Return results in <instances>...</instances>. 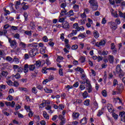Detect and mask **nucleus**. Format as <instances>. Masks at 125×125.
<instances>
[{
    "instance_id": "1",
    "label": "nucleus",
    "mask_w": 125,
    "mask_h": 125,
    "mask_svg": "<svg viewBox=\"0 0 125 125\" xmlns=\"http://www.w3.org/2000/svg\"><path fill=\"white\" fill-rule=\"evenodd\" d=\"M115 23L113 21H109L108 22L109 25H110V27L111 29H113V30H116L117 29V25H120L121 24V20L120 19H116L115 20Z\"/></svg>"
},
{
    "instance_id": "2",
    "label": "nucleus",
    "mask_w": 125,
    "mask_h": 125,
    "mask_svg": "<svg viewBox=\"0 0 125 125\" xmlns=\"http://www.w3.org/2000/svg\"><path fill=\"white\" fill-rule=\"evenodd\" d=\"M84 81L85 83H86V89L88 90V92H89V93H90V92L92 91V87L91 86V84H90V81H89V80H88V79H86Z\"/></svg>"
},
{
    "instance_id": "3",
    "label": "nucleus",
    "mask_w": 125,
    "mask_h": 125,
    "mask_svg": "<svg viewBox=\"0 0 125 125\" xmlns=\"http://www.w3.org/2000/svg\"><path fill=\"white\" fill-rule=\"evenodd\" d=\"M89 3L91 6H93V10H97L98 9V5L97 4V2H96L95 0H89Z\"/></svg>"
},
{
    "instance_id": "4",
    "label": "nucleus",
    "mask_w": 125,
    "mask_h": 125,
    "mask_svg": "<svg viewBox=\"0 0 125 125\" xmlns=\"http://www.w3.org/2000/svg\"><path fill=\"white\" fill-rule=\"evenodd\" d=\"M8 42L10 43V45L12 48L15 49L17 47V42L15 40H12L11 38H8Z\"/></svg>"
},
{
    "instance_id": "5",
    "label": "nucleus",
    "mask_w": 125,
    "mask_h": 125,
    "mask_svg": "<svg viewBox=\"0 0 125 125\" xmlns=\"http://www.w3.org/2000/svg\"><path fill=\"white\" fill-rule=\"evenodd\" d=\"M13 69L15 72H17L18 73H22L23 72V67L19 66L18 65H13Z\"/></svg>"
},
{
    "instance_id": "6",
    "label": "nucleus",
    "mask_w": 125,
    "mask_h": 125,
    "mask_svg": "<svg viewBox=\"0 0 125 125\" xmlns=\"http://www.w3.org/2000/svg\"><path fill=\"white\" fill-rule=\"evenodd\" d=\"M66 5V3H62L61 4V7L63 8V9L62 10L60 17H62V16H64V14H66V13L67 12V10H66V9H65Z\"/></svg>"
},
{
    "instance_id": "7",
    "label": "nucleus",
    "mask_w": 125,
    "mask_h": 125,
    "mask_svg": "<svg viewBox=\"0 0 125 125\" xmlns=\"http://www.w3.org/2000/svg\"><path fill=\"white\" fill-rule=\"evenodd\" d=\"M37 52H38V49H32L29 52V55L31 57H34V56H36Z\"/></svg>"
},
{
    "instance_id": "8",
    "label": "nucleus",
    "mask_w": 125,
    "mask_h": 125,
    "mask_svg": "<svg viewBox=\"0 0 125 125\" xmlns=\"http://www.w3.org/2000/svg\"><path fill=\"white\" fill-rule=\"evenodd\" d=\"M62 28L65 29L66 30L69 29L70 28V25L68 23L67 21H64L62 23Z\"/></svg>"
},
{
    "instance_id": "9",
    "label": "nucleus",
    "mask_w": 125,
    "mask_h": 125,
    "mask_svg": "<svg viewBox=\"0 0 125 125\" xmlns=\"http://www.w3.org/2000/svg\"><path fill=\"white\" fill-rule=\"evenodd\" d=\"M105 43H106L105 40H101V42H97L96 43V46H97V47H100V46L104 45Z\"/></svg>"
},
{
    "instance_id": "10",
    "label": "nucleus",
    "mask_w": 125,
    "mask_h": 125,
    "mask_svg": "<svg viewBox=\"0 0 125 125\" xmlns=\"http://www.w3.org/2000/svg\"><path fill=\"white\" fill-rule=\"evenodd\" d=\"M107 108L109 113H113V111H114V108L113 107V105H112L111 104H107Z\"/></svg>"
},
{
    "instance_id": "11",
    "label": "nucleus",
    "mask_w": 125,
    "mask_h": 125,
    "mask_svg": "<svg viewBox=\"0 0 125 125\" xmlns=\"http://www.w3.org/2000/svg\"><path fill=\"white\" fill-rule=\"evenodd\" d=\"M119 116L121 118V121L125 123V112L124 111L120 112Z\"/></svg>"
},
{
    "instance_id": "12",
    "label": "nucleus",
    "mask_w": 125,
    "mask_h": 125,
    "mask_svg": "<svg viewBox=\"0 0 125 125\" xmlns=\"http://www.w3.org/2000/svg\"><path fill=\"white\" fill-rule=\"evenodd\" d=\"M5 104L6 105V106H11L12 108H14V106H15V102L14 101H12V103L10 102H5Z\"/></svg>"
},
{
    "instance_id": "13",
    "label": "nucleus",
    "mask_w": 125,
    "mask_h": 125,
    "mask_svg": "<svg viewBox=\"0 0 125 125\" xmlns=\"http://www.w3.org/2000/svg\"><path fill=\"white\" fill-rule=\"evenodd\" d=\"M23 72L25 74H27L29 72V64L27 63L25 64L23 66Z\"/></svg>"
},
{
    "instance_id": "14",
    "label": "nucleus",
    "mask_w": 125,
    "mask_h": 125,
    "mask_svg": "<svg viewBox=\"0 0 125 125\" xmlns=\"http://www.w3.org/2000/svg\"><path fill=\"white\" fill-rule=\"evenodd\" d=\"M110 11H111V15H112V16H113V17H115V18H118V17H119V15L118 14V12L115 11L114 12V9H111Z\"/></svg>"
},
{
    "instance_id": "15",
    "label": "nucleus",
    "mask_w": 125,
    "mask_h": 125,
    "mask_svg": "<svg viewBox=\"0 0 125 125\" xmlns=\"http://www.w3.org/2000/svg\"><path fill=\"white\" fill-rule=\"evenodd\" d=\"M116 3H120L121 6H125V1L124 0H115Z\"/></svg>"
},
{
    "instance_id": "16",
    "label": "nucleus",
    "mask_w": 125,
    "mask_h": 125,
    "mask_svg": "<svg viewBox=\"0 0 125 125\" xmlns=\"http://www.w3.org/2000/svg\"><path fill=\"white\" fill-rule=\"evenodd\" d=\"M64 15H67L68 16V17H71V16H73L74 15V11L70 10L67 13H65V14H64Z\"/></svg>"
},
{
    "instance_id": "17",
    "label": "nucleus",
    "mask_w": 125,
    "mask_h": 125,
    "mask_svg": "<svg viewBox=\"0 0 125 125\" xmlns=\"http://www.w3.org/2000/svg\"><path fill=\"white\" fill-rule=\"evenodd\" d=\"M21 4L22 5H23V6H22V9L23 10H27V9H28V8H29V7H30V5H26V4H27V3H25V2H22V3H21Z\"/></svg>"
},
{
    "instance_id": "18",
    "label": "nucleus",
    "mask_w": 125,
    "mask_h": 125,
    "mask_svg": "<svg viewBox=\"0 0 125 125\" xmlns=\"http://www.w3.org/2000/svg\"><path fill=\"white\" fill-rule=\"evenodd\" d=\"M43 117L44 119H46V120H49V115L45 111H43Z\"/></svg>"
},
{
    "instance_id": "19",
    "label": "nucleus",
    "mask_w": 125,
    "mask_h": 125,
    "mask_svg": "<svg viewBox=\"0 0 125 125\" xmlns=\"http://www.w3.org/2000/svg\"><path fill=\"white\" fill-rule=\"evenodd\" d=\"M29 46L34 48L33 49H38L37 48L39 45H38V43H34L33 44H29Z\"/></svg>"
},
{
    "instance_id": "20",
    "label": "nucleus",
    "mask_w": 125,
    "mask_h": 125,
    "mask_svg": "<svg viewBox=\"0 0 125 125\" xmlns=\"http://www.w3.org/2000/svg\"><path fill=\"white\" fill-rule=\"evenodd\" d=\"M87 122V119H86V117H84L83 118V119L81 120L80 123L81 125H85V124H86Z\"/></svg>"
},
{
    "instance_id": "21",
    "label": "nucleus",
    "mask_w": 125,
    "mask_h": 125,
    "mask_svg": "<svg viewBox=\"0 0 125 125\" xmlns=\"http://www.w3.org/2000/svg\"><path fill=\"white\" fill-rule=\"evenodd\" d=\"M93 36L95 39H98V37H99V33L98 31L96 30H94L93 32Z\"/></svg>"
},
{
    "instance_id": "22",
    "label": "nucleus",
    "mask_w": 125,
    "mask_h": 125,
    "mask_svg": "<svg viewBox=\"0 0 125 125\" xmlns=\"http://www.w3.org/2000/svg\"><path fill=\"white\" fill-rule=\"evenodd\" d=\"M121 71H122V68H121V65L118 64L116 66V72L117 74H118V73H120V72H121Z\"/></svg>"
},
{
    "instance_id": "23",
    "label": "nucleus",
    "mask_w": 125,
    "mask_h": 125,
    "mask_svg": "<svg viewBox=\"0 0 125 125\" xmlns=\"http://www.w3.org/2000/svg\"><path fill=\"white\" fill-rule=\"evenodd\" d=\"M80 116V114L78 112H74L72 114L73 118L74 120H76V119H78V117Z\"/></svg>"
},
{
    "instance_id": "24",
    "label": "nucleus",
    "mask_w": 125,
    "mask_h": 125,
    "mask_svg": "<svg viewBox=\"0 0 125 125\" xmlns=\"http://www.w3.org/2000/svg\"><path fill=\"white\" fill-rule=\"evenodd\" d=\"M30 71H34L36 69V65L35 64H30L28 65Z\"/></svg>"
},
{
    "instance_id": "25",
    "label": "nucleus",
    "mask_w": 125,
    "mask_h": 125,
    "mask_svg": "<svg viewBox=\"0 0 125 125\" xmlns=\"http://www.w3.org/2000/svg\"><path fill=\"white\" fill-rule=\"evenodd\" d=\"M119 15L121 18H123V19H125V13H123V12L121 11H118Z\"/></svg>"
},
{
    "instance_id": "26",
    "label": "nucleus",
    "mask_w": 125,
    "mask_h": 125,
    "mask_svg": "<svg viewBox=\"0 0 125 125\" xmlns=\"http://www.w3.org/2000/svg\"><path fill=\"white\" fill-rule=\"evenodd\" d=\"M34 65L36 68H39V67H41V65H42V62H41L40 61H36Z\"/></svg>"
},
{
    "instance_id": "27",
    "label": "nucleus",
    "mask_w": 125,
    "mask_h": 125,
    "mask_svg": "<svg viewBox=\"0 0 125 125\" xmlns=\"http://www.w3.org/2000/svg\"><path fill=\"white\" fill-rule=\"evenodd\" d=\"M15 8L16 9H19V5L21 4L20 0H18L15 2Z\"/></svg>"
},
{
    "instance_id": "28",
    "label": "nucleus",
    "mask_w": 125,
    "mask_h": 125,
    "mask_svg": "<svg viewBox=\"0 0 125 125\" xmlns=\"http://www.w3.org/2000/svg\"><path fill=\"white\" fill-rule=\"evenodd\" d=\"M75 71H78V72H80L81 74H83V73H84L83 69L81 67H78L77 68H75Z\"/></svg>"
},
{
    "instance_id": "29",
    "label": "nucleus",
    "mask_w": 125,
    "mask_h": 125,
    "mask_svg": "<svg viewBox=\"0 0 125 125\" xmlns=\"http://www.w3.org/2000/svg\"><path fill=\"white\" fill-rule=\"evenodd\" d=\"M114 57L112 55L108 56V61H109L110 63H113L114 62Z\"/></svg>"
},
{
    "instance_id": "30",
    "label": "nucleus",
    "mask_w": 125,
    "mask_h": 125,
    "mask_svg": "<svg viewBox=\"0 0 125 125\" xmlns=\"http://www.w3.org/2000/svg\"><path fill=\"white\" fill-rule=\"evenodd\" d=\"M119 75V78H123L125 76V72L122 70L117 73Z\"/></svg>"
},
{
    "instance_id": "31",
    "label": "nucleus",
    "mask_w": 125,
    "mask_h": 125,
    "mask_svg": "<svg viewBox=\"0 0 125 125\" xmlns=\"http://www.w3.org/2000/svg\"><path fill=\"white\" fill-rule=\"evenodd\" d=\"M79 23H74V24H73V28H74V29H76V30H77V31H78V32H79V30H80L79 29Z\"/></svg>"
},
{
    "instance_id": "32",
    "label": "nucleus",
    "mask_w": 125,
    "mask_h": 125,
    "mask_svg": "<svg viewBox=\"0 0 125 125\" xmlns=\"http://www.w3.org/2000/svg\"><path fill=\"white\" fill-rule=\"evenodd\" d=\"M73 9H74L75 11H79V10H80V6L79 5L75 4L73 5Z\"/></svg>"
},
{
    "instance_id": "33",
    "label": "nucleus",
    "mask_w": 125,
    "mask_h": 125,
    "mask_svg": "<svg viewBox=\"0 0 125 125\" xmlns=\"http://www.w3.org/2000/svg\"><path fill=\"white\" fill-rule=\"evenodd\" d=\"M44 90L46 93H51L52 92V90L51 89L45 88Z\"/></svg>"
},
{
    "instance_id": "34",
    "label": "nucleus",
    "mask_w": 125,
    "mask_h": 125,
    "mask_svg": "<svg viewBox=\"0 0 125 125\" xmlns=\"http://www.w3.org/2000/svg\"><path fill=\"white\" fill-rule=\"evenodd\" d=\"M59 74L61 77H63V76H64V74H63V69L60 68L59 69Z\"/></svg>"
},
{
    "instance_id": "35",
    "label": "nucleus",
    "mask_w": 125,
    "mask_h": 125,
    "mask_svg": "<svg viewBox=\"0 0 125 125\" xmlns=\"http://www.w3.org/2000/svg\"><path fill=\"white\" fill-rule=\"evenodd\" d=\"M90 102V100H86L84 102V105H85V106H89Z\"/></svg>"
},
{
    "instance_id": "36",
    "label": "nucleus",
    "mask_w": 125,
    "mask_h": 125,
    "mask_svg": "<svg viewBox=\"0 0 125 125\" xmlns=\"http://www.w3.org/2000/svg\"><path fill=\"white\" fill-rule=\"evenodd\" d=\"M24 34H25V35H27V36L31 37V36H32V31L26 30L24 31Z\"/></svg>"
},
{
    "instance_id": "37",
    "label": "nucleus",
    "mask_w": 125,
    "mask_h": 125,
    "mask_svg": "<svg viewBox=\"0 0 125 125\" xmlns=\"http://www.w3.org/2000/svg\"><path fill=\"white\" fill-rule=\"evenodd\" d=\"M14 38L15 39H17V40H19V41H21V39H20V35L18 33H16L14 35Z\"/></svg>"
},
{
    "instance_id": "38",
    "label": "nucleus",
    "mask_w": 125,
    "mask_h": 125,
    "mask_svg": "<svg viewBox=\"0 0 125 125\" xmlns=\"http://www.w3.org/2000/svg\"><path fill=\"white\" fill-rule=\"evenodd\" d=\"M82 96H83V98H86L88 96V94L86 91H85L83 94Z\"/></svg>"
},
{
    "instance_id": "39",
    "label": "nucleus",
    "mask_w": 125,
    "mask_h": 125,
    "mask_svg": "<svg viewBox=\"0 0 125 125\" xmlns=\"http://www.w3.org/2000/svg\"><path fill=\"white\" fill-rule=\"evenodd\" d=\"M47 70H48V68L43 67L42 69V73H43V74H46L47 73V71H46Z\"/></svg>"
},
{
    "instance_id": "40",
    "label": "nucleus",
    "mask_w": 125,
    "mask_h": 125,
    "mask_svg": "<svg viewBox=\"0 0 125 125\" xmlns=\"http://www.w3.org/2000/svg\"><path fill=\"white\" fill-rule=\"evenodd\" d=\"M46 49V47H44V48H42L40 50V53L41 54H44V53H45V49Z\"/></svg>"
},
{
    "instance_id": "41",
    "label": "nucleus",
    "mask_w": 125,
    "mask_h": 125,
    "mask_svg": "<svg viewBox=\"0 0 125 125\" xmlns=\"http://www.w3.org/2000/svg\"><path fill=\"white\" fill-rule=\"evenodd\" d=\"M79 48V46L77 44H74L72 45L71 49H73V50H77Z\"/></svg>"
},
{
    "instance_id": "42",
    "label": "nucleus",
    "mask_w": 125,
    "mask_h": 125,
    "mask_svg": "<svg viewBox=\"0 0 125 125\" xmlns=\"http://www.w3.org/2000/svg\"><path fill=\"white\" fill-rule=\"evenodd\" d=\"M1 75L3 76V77H6L8 75V72L7 71H3L1 72Z\"/></svg>"
},
{
    "instance_id": "43",
    "label": "nucleus",
    "mask_w": 125,
    "mask_h": 125,
    "mask_svg": "<svg viewBox=\"0 0 125 125\" xmlns=\"http://www.w3.org/2000/svg\"><path fill=\"white\" fill-rule=\"evenodd\" d=\"M3 10L5 12V15H7V14H10V12L8 10H6V8H3Z\"/></svg>"
},
{
    "instance_id": "44",
    "label": "nucleus",
    "mask_w": 125,
    "mask_h": 125,
    "mask_svg": "<svg viewBox=\"0 0 125 125\" xmlns=\"http://www.w3.org/2000/svg\"><path fill=\"white\" fill-rule=\"evenodd\" d=\"M30 26L31 27L32 30H33V29H35V27H36V24L34 22H31L30 23Z\"/></svg>"
},
{
    "instance_id": "45",
    "label": "nucleus",
    "mask_w": 125,
    "mask_h": 125,
    "mask_svg": "<svg viewBox=\"0 0 125 125\" xmlns=\"http://www.w3.org/2000/svg\"><path fill=\"white\" fill-rule=\"evenodd\" d=\"M20 46H21V47H22V48H25V47H26V44L23 42H20Z\"/></svg>"
},
{
    "instance_id": "46",
    "label": "nucleus",
    "mask_w": 125,
    "mask_h": 125,
    "mask_svg": "<svg viewBox=\"0 0 125 125\" xmlns=\"http://www.w3.org/2000/svg\"><path fill=\"white\" fill-rule=\"evenodd\" d=\"M80 61L81 63H84V62H85V58L83 56H82L80 58Z\"/></svg>"
},
{
    "instance_id": "47",
    "label": "nucleus",
    "mask_w": 125,
    "mask_h": 125,
    "mask_svg": "<svg viewBox=\"0 0 125 125\" xmlns=\"http://www.w3.org/2000/svg\"><path fill=\"white\" fill-rule=\"evenodd\" d=\"M42 41L43 42H48V38H47V36H44L42 38Z\"/></svg>"
},
{
    "instance_id": "48",
    "label": "nucleus",
    "mask_w": 125,
    "mask_h": 125,
    "mask_svg": "<svg viewBox=\"0 0 125 125\" xmlns=\"http://www.w3.org/2000/svg\"><path fill=\"white\" fill-rule=\"evenodd\" d=\"M102 94L104 97H106V96H107V92H106V90H104L102 92Z\"/></svg>"
},
{
    "instance_id": "49",
    "label": "nucleus",
    "mask_w": 125,
    "mask_h": 125,
    "mask_svg": "<svg viewBox=\"0 0 125 125\" xmlns=\"http://www.w3.org/2000/svg\"><path fill=\"white\" fill-rule=\"evenodd\" d=\"M8 85H13V82L11 80H8L6 82Z\"/></svg>"
},
{
    "instance_id": "50",
    "label": "nucleus",
    "mask_w": 125,
    "mask_h": 125,
    "mask_svg": "<svg viewBox=\"0 0 125 125\" xmlns=\"http://www.w3.org/2000/svg\"><path fill=\"white\" fill-rule=\"evenodd\" d=\"M19 109H21V106L19 104H16V108H15V111H18Z\"/></svg>"
},
{
    "instance_id": "51",
    "label": "nucleus",
    "mask_w": 125,
    "mask_h": 125,
    "mask_svg": "<svg viewBox=\"0 0 125 125\" xmlns=\"http://www.w3.org/2000/svg\"><path fill=\"white\" fill-rule=\"evenodd\" d=\"M7 99L8 100V101H12V100H13V97H12L11 95H9Z\"/></svg>"
},
{
    "instance_id": "52",
    "label": "nucleus",
    "mask_w": 125,
    "mask_h": 125,
    "mask_svg": "<svg viewBox=\"0 0 125 125\" xmlns=\"http://www.w3.org/2000/svg\"><path fill=\"white\" fill-rule=\"evenodd\" d=\"M112 117H113L114 119H115V120H117L118 118L119 117V116L117 114H116V113H112Z\"/></svg>"
},
{
    "instance_id": "53",
    "label": "nucleus",
    "mask_w": 125,
    "mask_h": 125,
    "mask_svg": "<svg viewBox=\"0 0 125 125\" xmlns=\"http://www.w3.org/2000/svg\"><path fill=\"white\" fill-rule=\"evenodd\" d=\"M53 80H54V76L50 75L48 78V80L49 82H51V81H53Z\"/></svg>"
},
{
    "instance_id": "54",
    "label": "nucleus",
    "mask_w": 125,
    "mask_h": 125,
    "mask_svg": "<svg viewBox=\"0 0 125 125\" xmlns=\"http://www.w3.org/2000/svg\"><path fill=\"white\" fill-rule=\"evenodd\" d=\"M65 18H62L60 17V19L59 20V22H60L61 23H63L65 21Z\"/></svg>"
},
{
    "instance_id": "55",
    "label": "nucleus",
    "mask_w": 125,
    "mask_h": 125,
    "mask_svg": "<svg viewBox=\"0 0 125 125\" xmlns=\"http://www.w3.org/2000/svg\"><path fill=\"white\" fill-rule=\"evenodd\" d=\"M14 62H16V64H18V63H19V59L17 58H14V60H13Z\"/></svg>"
},
{
    "instance_id": "56",
    "label": "nucleus",
    "mask_w": 125,
    "mask_h": 125,
    "mask_svg": "<svg viewBox=\"0 0 125 125\" xmlns=\"http://www.w3.org/2000/svg\"><path fill=\"white\" fill-rule=\"evenodd\" d=\"M24 108L25 110L27 111V112H29L31 110V109L30 108V106L28 105H25Z\"/></svg>"
},
{
    "instance_id": "57",
    "label": "nucleus",
    "mask_w": 125,
    "mask_h": 125,
    "mask_svg": "<svg viewBox=\"0 0 125 125\" xmlns=\"http://www.w3.org/2000/svg\"><path fill=\"white\" fill-rule=\"evenodd\" d=\"M19 90L23 91H28V89L26 88H23V87H19Z\"/></svg>"
},
{
    "instance_id": "58",
    "label": "nucleus",
    "mask_w": 125,
    "mask_h": 125,
    "mask_svg": "<svg viewBox=\"0 0 125 125\" xmlns=\"http://www.w3.org/2000/svg\"><path fill=\"white\" fill-rule=\"evenodd\" d=\"M31 90L33 93H37L38 92V90L35 87H33Z\"/></svg>"
},
{
    "instance_id": "59",
    "label": "nucleus",
    "mask_w": 125,
    "mask_h": 125,
    "mask_svg": "<svg viewBox=\"0 0 125 125\" xmlns=\"http://www.w3.org/2000/svg\"><path fill=\"white\" fill-rule=\"evenodd\" d=\"M81 79H82V80H86L85 75L83 73H81Z\"/></svg>"
},
{
    "instance_id": "60",
    "label": "nucleus",
    "mask_w": 125,
    "mask_h": 125,
    "mask_svg": "<svg viewBox=\"0 0 125 125\" xmlns=\"http://www.w3.org/2000/svg\"><path fill=\"white\" fill-rule=\"evenodd\" d=\"M15 77L16 78V79H18L21 78V76L19 73H17L15 75Z\"/></svg>"
},
{
    "instance_id": "61",
    "label": "nucleus",
    "mask_w": 125,
    "mask_h": 125,
    "mask_svg": "<svg viewBox=\"0 0 125 125\" xmlns=\"http://www.w3.org/2000/svg\"><path fill=\"white\" fill-rule=\"evenodd\" d=\"M11 29L13 31H16V30H18V26H12Z\"/></svg>"
},
{
    "instance_id": "62",
    "label": "nucleus",
    "mask_w": 125,
    "mask_h": 125,
    "mask_svg": "<svg viewBox=\"0 0 125 125\" xmlns=\"http://www.w3.org/2000/svg\"><path fill=\"white\" fill-rule=\"evenodd\" d=\"M6 60L7 61H12V58L10 57V56L6 57Z\"/></svg>"
},
{
    "instance_id": "63",
    "label": "nucleus",
    "mask_w": 125,
    "mask_h": 125,
    "mask_svg": "<svg viewBox=\"0 0 125 125\" xmlns=\"http://www.w3.org/2000/svg\"><path fill=\"white\" fill-rule=\"evenodd\" d=\"M122 91H123V90H122V89H120L119 88H117V94H120V93H122Z\"/></svg>"
},
{
    "instance_id": "64",
    "label": "nucleus",
    "mask_w": 125,
    "mask_h": 125,
    "mask_svg": "<svg viewBox=\"0 0 125 125\" xmlns=\"http://www.w3.org/2000/svg\"><path fill=\"white\" fill-rule=\"evenodd\" d=\"M65 125V120L62 119L61 122L60 123V125Z\"/></svg>"
}]
</instances>
